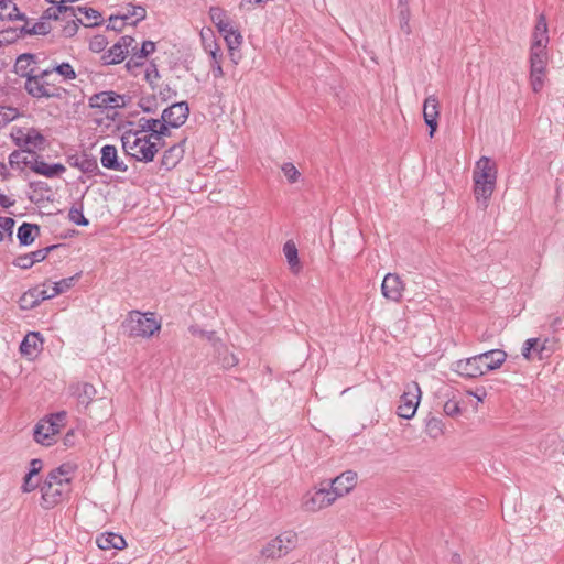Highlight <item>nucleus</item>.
Segmentation results:
<instances>
[{"mask_svg":"<svg viewBox=\"0 0 564 564\" xmlns=\"http://www.w3.org/2000/svg\"><path fill=\"white\" fill-rule=\"evenodd\" d=\"M122 148L127 155L135 159L140 162L153 161L159 149L164 145L163 138H155L152 135V131L126 132L122 138Z\"/></svg>","mask_w":564,"mask_h":564,"instance_id":"nucleus-1","label":"nucleus"},{"mask_svg":"<svg viewBox=\"0 0 564 564\" xmlns=\"http://www.w3.org/2000/svg\"><path fill=\"white\" fill-rule=\"evenodd\" d=\"M189 115V107L186 101L174 102L162 111L161 119L141 120V128L144 131H152L158 138L169 137L171 128L182 127Z\"/></svg>","mask_w":564,"mask_h":564,"instance_id":"nucleus-2","label":"nucleus"},{"mask_svg":"<svg viewBox=\"0 0 564 564\" xmlns=\"http://www.w3.org/2000/svg\"><path fill=\"white\" fill-rule=\"evenodd\" d=\"M507 354L500 349H492L476 356L457 360L454 370L467 378H477L488 371L496 370L506 361Z\"/></svg>","mask_w":564,"mask_h":564,"instance_id":"nucleus-3","label":"nucleus"},{"mask_svg":"<svg viewBox=\"0 0 564 564\" xmlns=\"http://www.w3.org/2000/svg\"><path fill=\"white\" fill-rule=\"evenodd\" d=\"M474 195L477 202L486 208L490 199L497 181L496 164L487 156H481L475 165L473 172Z\"/></svg>","mask_w":564,"mask_h":564,"instance_id":"nucleus-4","label":"nucleus"},{"mask_svg":"<svg viewBox=\"0 0 564 564\" xmlns=\"http://www.w3.org/2000/svg\"><path fill=\"white\" fill-rule=\"evenodd\" d=\"M547 44L549 30L546 18L544 14H540L536 19L534 31L532 33L530 48V70H545L547 62Z\"/></svg>","mask_w":564,"mask_h":564,"instance_id":"nucleus-5","label":"nucleus"},{"mask_svg":"<svg viewBox=\"0 0 564 564\" xmlns=\"http://www.w3.org/2000/svg\"><path fill=\"white\" fill-rule=\"evenodd\" d=\"M67 413L61 411L41 420L34 427V440L36 443L51 446L56 441V435L66 423Z\"/></svg>","mask_w":564,"mask_h":564,"instance_id":"nucleus-6","label":"nucleus"},{"mask_svg":"<svg viewBox=\"0 0 564 564\" xmlns=\"http://www.w3.org/2000/svg\"><path fill=\"white\" fill-rule=\"evenodd\" d=\"M54 475H47L40 486L41 501L43 509H52L61 503L70 492V486L66 480H57Z\"/></svg>","mask_w":564,"mask_h":564,"instance_id":"nucleus-7","label":"nucleus"},{"mask_svg":"<svg viewBox=\"0 0 564 564\" xmlns=\"http://www.w3.org/2000/svg\"><path fill=\"white\" fill-rule=\"evenodd\" d=\"M124 326L130 336L151 337L161 328L153 313H141L133 311L124 322Z\"/></svg>","mask_w":564,"mask_h":564,"instance_id":"nucleus-8","label":"nucleus"},{"mask_svg":"<svg viewBox=\"0 0 564 564\" xmlns=\"http://www.w3.org/2000/svg\"><path fill=\"white\" fill-rule=\"evenodd\" d=\"M10 137L18 148L28 153L42 151L46 147L44 135L35 128L12 127Z\"/></svg>","mask_w":564,"mask_h":564,"instance_id":"nucleus-9","label":"nucleus"},{"mask_svg":"<svg viewBox=\"0 0 564 564\" xmlns=\"http://www.w3.org/2000/svg\"><path fill=\"white\" fill-rule=\"evenodd\" d=\"M297 543V534L294 531H285L270 540L261 553L267 558H279L292 551Z\"/></svg>","mask_w":564,"mask_h":564,"instance_id":"nucleus-10","label":"nucleus"},{"mask_svg":"<svg viewBox=\"0 0 564 564\" xmlns=\"http://www.w3.org/2000/svg\"><path fill=\"white\" fill-rule=\"evenodd\" d=\"M336 495L329 488L311 490L303 496L302 507L310 512H316L329 507L336 501Z\"/></svg>","mask_w":564,"mask_h":564,"instance_id":"nucleus-11","label":"nucleus"},{"mask_svg":"<svg viewBox=\"0 0 564 564\" xmlns=\"http://www.w3.org/2000/svg\"><path fill=\"white\" fill-rule=\"evenodd\" d=\"M421 399V389L416 382L406 386L400 398L397 413L400 417L412 419L416 413Z\"/></svg>","mask_w":564,"mask_h":564,"instance_id":"nucleus-12","label":"nucleus"},{"mask_svg":"<svg viewBox=\"0 0 564 564\" xmlns=\"http://www.w3.org/2000/svg\"><path fill=\"white\" fill-rule=\"evenodd\" d=\"M50 74L51 73H39L36 75H31V73H22L23 76H28L25 82V89L28 93L36 98L57 95V88L47 82Z\"/></svg>","mask_w":564,"mask_h":564,"instance_id":"nucleus-13","label":"nucleus"},{"mask_svg":"<svg viewBox=\"0 0 564 564\" xmlns=\"http://www.w3.org/2000/svg\"><path fill=\"white\" fill-rule=\"evenodd\" d=\"M133 45V37L124 35L101 55L102 65L109 66L121 63L129 54V47Z\"/></svg>","mask_w":564,"mask_h":564,"instance_id":"nucleus-14","label":"nucleus"},{"mask_svg":"<svg viewBox=\"0 0 564 564\" xmlns=\"http://www.w3.org/2000/svg\"><path fill=\"white\" fill-rule=\"evenodd\" d=\"M405 285L401 278L395 273H388L381 284L382 295L392 302H399L402 299Z\"/></svg>","mask_w":564,"mask_h":564,"instance_id":"nucleus-15","label":"nucleus"},{"mask_svg":"<svg viewBox=\"0 0 564 564\" xmlns=\"http://www.w3.org/2000/svg\"><path fill=\"white\" fill-rule=\"evenodd\" d=\"M440 116V104L435 95H430L425 98L423 104V118L426 126L430 128V137H433L437 129V119Z\"/></svg>","mask_w":564,"mask_h":564,"instance_id":"nucleus-16","label":"nucleus"},{"mask_svg":"<svg viewBox=\"0 0 564 564\" xmlns=\"http://www.w3.org/2000/svg\"><path fill=\"white\" fill-rule=\"evenodd\" d=\"M356 484L357 474L352 470H347L332 480L330 489L336 495V498H340L349 494Z\"/></svg>","mask_w":564,"mask_h":564,"instance_id":"nucleus-17","label":"nucleus"},{"mask_svg":"<svg viewBox=\"0 0 564 564\" xmlns=\"http://www.w3.org/2000/svg\"><path fill=\"white\" fill-rule=\"evenodd\" d=\"M58 295V291L56 290L54 283H45L42 289H34L28 293H25L21 301L23 303H28V299L31 297L32 301L29 303L30 307L37 305L40 302L44 300H50ZM23 308H26V304H22Z\"/></svg>","mask_w":564,"mask_h":564,"instance_id":"nucleus-18","label":"nucleus"},{"mask_svg":"<svg viewBox=\"0 0 564 564\" xmlns=\"http://www.w3.org/2000/svg\"><path fill=\"white\" fill-rule=\"evenodd\" d=\"M67 17H74L85 26H95L101 23V14L88 7L74 6Z\"/></svg>","mask_w":564,"mask_h":564,"instance_id":"nucleus-19","label":"nucleus"},{"mask_svg":"<svg viewBox=\"0 0 564 564\" xmlns=\"http://www.w3.org/2000/svg\"><path fill=\"white\" fill-rule=\"evenodd\" d=\"M100 162L105 169L118 172H127L128 166L118 160L117 149L115 145L106 144L101 148Z\"/></svg>","mask_w":564,"mask_h":564,"instance_id":"nucleus-20","label":"nucleus"},{"mask_svg":"<svg viewBox=\"0 0 564 564\" xmlns=\"http://www.w3.org/2000/svg\"><path fill=\"white\" fill-rule=\"evenodd\" d=\"M185 141H186V139H183L181 142L171 145L163 153V156L161 160V165L165 170L171 171L181 162V160L183 159L184 153H185V149H184Z\"/></svg>","mask_w":564,"mask_h":564,"instance_id":"nucleus-21","label":"nucleus"},{"mask_svg":"<svg viewBox=\"0 0 564 564\" xmlns=\"http://www.w3.org/2000/svg\"><path fill=\"white\" fill-rule=\"evenodd\" d=\"M70 394L77 402L87 406L96 395V389L93 384L87 382H77L69 387Z\"/></svg>","mask_w":564,"mask_h":564,"instance_id":"nucleus-22","label":"nucleus"},{"mask_svg":"<svg viewBox=\"0 0 564 564\" xmlns=\"http://www.w3.org/2000/svg\"><path fill=\"white\" fill-rule=\"evenodd\" d=\"M30 169L40 175L45 177H55L66 171V167L61 163L48 164L37 156L30 163Z\"/></svg>","mask_w":564,"mask_h":564,"instance_id":"nucleus-23","label":"nucleus"},{"mask_svg":"<svg viewBox=\"0 0 564 564\" xmlns=\"http://www.w3.org/2000/svg\"><path fill=\"white\" fill-rule=\"evenodd\" d=\"M42 348L43 339L35 332H30L20 344V352L29 358L35 357Z\"/></svg>","mask_w":564,"mask_h":564,"instance_id":"nucleus-24","label":"nucleus"},{"mask_svg":"<svg viewBox=\"0 0 564 564\" xmlns=\"http://www.w3.org/2000/svg\"><path fill=\"white\" fill-rule=\"evenodd\" d=\"M547 340H541L540 338H529L524 341L522 347V356L527 360H531L533 358L543 359L544 350Z\"/></svg>","mask_w":564,"mask_h":564,"instance_id":"nucleus-25","label":"nucleus"},{"mask_svg":"<svg viewBox=\"0 0 564 564\" xmlns=\"http://www.w3.org/2000/svg\"><path fill=\"white\" fill-rule=\"evenodd\" d=\"M53 249V247H47L44 249H39L36 251L30 252L24 256H20L14 260V265L21 268V269H29L33 264L43 261L48 252Z\"/></svg>","mask_w":564,"mask_h":564,"instance_id":"nucleus-26","label":"nucleus"},{"mask_svg":"<svg viewBox=\"0 0 564 564\" xmlns=\"http://www.w3.org/2000/svg\"><path fill=\"white\" fill-rule=\"evenodd\" d=\"M96 543L101 550H122L126 547V540L112 532L102 533L96 540Z\"/></svg>","mask_w":564,"mask_h":564,"instance_id":"nucleus-27","label":"nucleus"},{"mask_svg":"<svg viewBox=\"0 0 564 564\" xmlns=\"http://www.w3.org/2000/svg\"><path fill=\"white\" fill-rule=\"evenodd\" d=\"M130 56L127 67L130 69L131 67H142L145 64V59L149 57L145 46L137 43L135 39L133 37V45L129 47V54Z\"/></svg>","mask_w":564,"mask_h":564,"instance_id":"nucleus-28","label":"nucleus"},{"mask_svg":"<svg viewBox=\"0 0 564 564\" xmlns=\"http://www.w3.org/2000/svg\"><path fill=\"white\" fill-rule=\"evenodd\" d=\"M89 106L91 108H115L118 106L117 96L110 91L95 94L89 98Z\"/></svg>","mask_w":564,"mask_h":564,"instance_id":"nucleus-29","label":"nucleus"},{"mask_svg":"<svg viewBox=\"0 0 564 564\" xmlns=\"http://www.w3.org/2000/svg\"><path fill=\"white\" fill-rule=\"evenodd\" d=\"M25 17L20 12L12 0H0V20H24Z\"/></svg>","mask_w":564,"mask_h":564,"instance_id":"nucleus-30","label":"nucleus"},{"mask_svg":"<svg viewBox=\"0 0 564 564\" xmlns=\"http://www.w3.org/2000/svg\"><path fill=\"white\" fill-rule=\"evenodd\" d=\"M200 37H202L205 50L209 51V53L213 57V61H214L213 68L214 69L216 68V70H221V66H220L218 57H217L218 48L216 47V44L214 42L213 31L210 29L202 30Z\"/></svg>","mask_w":564,"mask_h":564,"instance_id":"nucleus-31","label":"nucleus"},{"mask_svg":"<svg viewBox=\"0 0 564 564\" xmlns=\"http://www.w3.org/2000/svg\"><path fill=\"white\" fill-rule=\"evenodd\" d=\"M200 37H202L205 50L209 51V53L213 57V61H214L213 68L214 69L216 68V70H221V66H220L218 57H217L218 48L216 47V44L214 42L213 31L210 29L202 30Z\"/></svg>","mask_w":564,"mask_h":564,"instance_id":"nucleus-32","label":"nucleus"},{"mask_svg":"<svg viewBox=\"0 0 564 564\" xmlns=\"http://www.w3.org/2000/svg\"><path fill=\"white\" fill-rule=\"evenodd\" d=\"M209 15L213 23L218 28L219 32L230 31L232 26L227 13L220 8H210Z\"/></svg>","mask_w":564,"mask_h":564,"instance_id":"nucleus-33","label":"nucleus"},{"mask_svg":"<svg viewBox=\"0 0 564 564\" xmlns=\"http://www.w3.org/2000/svg\"><path fill=\"white\" fill-rule=\"evenodd\" d=\"M39 230H40V228L37 225L23 223L18 229L17 236H18L19 242L22 246L31 245L35 239V235L39 234Z\"/></svg>","mask_w":564,"mask_h":564,"instance_id":"nucleus-34","label":"nucleus"},{"mask_svg":"<svg viewBox=\"0 0 564 564\" xmlns=\"http://www.w3.org/2000/svg\"><path fill=\"white\" fill-rule=\"evenodd\" d=\"M145 15L147 11L144 7L129 3L126 8V12L120 17L123 19V21H130V24L135 25L138 22L144 20Z\"/></svg>","mask_w":564,"mask_h":564,"instance_id":"nucleus-35","label":"nucleus"},{"mask_svg":"<svg viewBox=\"0 0 564 564\" xmlns=\"http://www.w3.org/2000/svg\"><path fill=\"white\" fill-rule=\"evenodd\" d=\"M40 55L22 54L17 58L14 70L40 69Z\"/></svg>","mask_w":564,"mask_h":564,"instance_id":"nucleus-36","label":"nucleus"},{"mask_svg":"<svg viewBox=\"0 0 564 564\" xmlns=\"http://www.w3.org/2000/svg\"><path fill=\"white\" fill-rule=\"evenodd\" d=\"M26 152L28 151L23 149L13 151L9 155V165L17 170H22L24 166L30 167V163L33 162V160H29L28 155H25Z\"/></svg>","mask_w":564,"mask_h":564,"instance_id":"nucleus-37","label":"nucleus"},{"mask_svg":"<svg viewBox=\"0 0 564 564\" xmlns=\"http://www.w3.org/2000/svg\"><path fill=\"white\" fill-rule=\"evenodd\" d=\"M22 31L25 34H30V35H45V34L50 33L51 25L46 21H37L32 24L30 22H26L23 25Z\"/></svg>","mask_w":564,"mask_h":564,"instance_id":"nucleus-38","label":"nucleus"},{"mask_svg":"<svg viewBox=\"0 0 564 564\" xmlns=\"http://www.w3.org/2000/svg\"><path fill=\"white\" fill-rule=\"evenodd\" d=\"M75 468L70 464H63L58 468L51 470L47 475H54L57 480H66L70 485L72 474Z\"/></svg>","mask_w":564,"mask_h":564,"instance_id":"nucleus-39","label":"nucleus"},{"mask_svg":"<svg viewBox=\"0 0 564 564\" xmlns=\"http://www.w3.org/2000/svg\"><path fill=\"white\" fill-rule=\"evenodd\" d=\"M283 253L290 264V267L294 270L299 268V257L297 249L292 241H288L283 247Z\"/></svg>","mask_w":564,"mask_h":564,"instance_id":"nucleus-40","label":"nucleus"},{"mask_svg":"<svg viewBox=\"0 0 564 564\" xmlns=\"http://www.w3.org/2000/svg\"><path fill=\"white\" fill-rule=\"evenodd\" d=\"M426 433L432 438H437L443 434V422L437 417H430L426 421Z\"/></svg>","mask_w":564,"mask_h":564,"instance_id":"nucleus-41","label":"nucleus"},{"mask_svg":"<svg viewBox=\"0 0 564 564\" xmlns=\"http://www.w3.org/2000/svg\"><path fill=\"white\" fill-rule=\"evenodd\" d=\"M218 344L219 341L216 345ZM215 348L217 349L218 359L223 368H232L238 364V358L234 354L228 352L226 349L224 350V352H221L217 346H215Z\"/></svg>","mask_w":564,"mask_h":564,"instance_id":"nucleus-42","label":"nucleus"},{"mask_svg":"<svg viewBox=\"0 0 564 564\" xmlns=\"http://www.w3.org/2000/svg\"><path fill=\"white\" fill-rule=\"evenodd\" d=\"M19 116V110L13 107L0 106V127H3Z\"/></svg>","mask_w":564,"mask_h":564,"instance_id":"nucleus-43","label":"nucleus"},{"mask_svg":"<svg viewBox=\"0 0 564 564\" xmlns=\"http://www.w3.org/2000/svg\"><path fill=\"white\" fill-rule=\"evenodd\" d=\"M221 34L224 35V39L230 50L235 48L241 43V35L234 29V26L230 28V31L221 32Z\"/></svg>","mask_w":564,"mask_h":564,"instance_id":"nucleus-44","label":"nucleus"},{"mask_svg":"<svg viewBox=\"0 0 564 564\" xmlns=\"http://www.w3.org/2000/svg\"><path fill=\"white\" fill-rule=\"evenodd\" d=\"M68 218L78 226L88 225V219L84 216L82 208L72 207L68 212Z\"/></svg>","mask_w":564,"mask_h":564,"instance_id":"nucleus-45","label":"nucleus"},{"mask_svg":"<svg viewBox=\"0 0 564 564\" xmlns=\"http://www.w3.org/2000/svg\"><path fill=\"white\" fill-rule=\"evenodd\" d=\"M282 172L290 183L297 182L301 176L299 170L292 163H284L282 165Z\"/></svg>","mask_w":564,"mask_h":564,"instance_id":"nucleus-46","label":"nucleus"},{"mask_svg":"<svg viewBox=\"0 0 564 564\" xmlns=\"http://www.w3.org/2000/svg\"><path fill=\"white\" fill-rule=\"evenodd\" d=\"M76 165L83 171L84 173H96L98 169L97 161L95 159L84 158L79 162L76 163Z\"/></svg>","mask_w":564,"mask_h":564,"instance_id":"nucleus-47","label":"nucleus"},{"mask_svg":"<svg viewBox=\"0 0 564 564\" xmlns=\"http://www.w3.org/2000/svg\"><path fill=\"white\" fill-rule=\"evenodd\" d=\"M108 45V41L105 35H96L89 42V48L93 52L100 53Z\"/></svg>","mask_w":564,"mask_h":564,"instance_id":"nucleus-48","label":"nucleus"},{"mask_svg":"<svg viewBox=\"0 0 564 564\" xmlns=\"http://www.w3.org/2000/svg\"><path fill=\"white\" fill-rule=\"evenodd\" d=\"M545 74L546 73H530V83L533 91L538 93L542 89L546 79Z\"/></svg>","mask_w":564,"mask_h":564,"instance_id":"nucleus-49","label":"nucleus"},{"mask_svg":"<svg viewBox=\"0 0 564 564\" xmlns=\"http://www.w3.org/2000/svg\"><path fill=\"white\" fill-rule=\"evenodd\" d=\"M37 487H40V484L35 476H28V475L24 476L23 482L21 486L22 492H25V494L32 492Z\"/></svg>","mask_w":564,"mask_h":564,"instance_id":"nucleus-50","label":"nucleus"},{"mask_svg":"<svg viewBox=\"0 0 564 564\" xmlns=\"http://www.w3.org/2000/svg\"><path fill=\"white\" fill-rule=\"evenodd\" d=\"M77 276H70V278H66V279H62L57 282H53L56 290L58 291V294H62L66 291H68L75 283Z\"/></svg>","mask_w":564,"mask_h":564,"instance_id":"nucleus-51","label":"nucleus"},{"mask_svg":"<svg viewBox=\"0 0 564 564\" xmlns=\"http://www.w3.org/2000/svg\"><path fill=\"white\" fill-rule=\"evenodd\" d=\"M444 412L448 416H456L460 413L458 401L451 399L444 404Z\"/></svg>","mask_w":564,"mask_h":564,"instance_id":"nucleus-52","label":"nucleus"},{"mask_svg":"<svg viewBox=\"0 0 564 564\" xmlns=\"http://www.w3.org/2000/svg\"><path fill=\"white\" fill-rule=\"evenodd\" d=\"M399 19H400V28L405 33H410V24H409V21H410V9L409 8L400 9Z\"/></svg>","mask_w":564,"mask_h":564,"instance_id":"nucleus-53","label":"nucleus"},{"mask_svg":"<svg viewBox=\"0 0 564 564\" xmlns=\"http://www.w3.org/2000/svg\"><path fill=\"white\" fill-rule=\"evenodd\" d=\"M189 332L195 336L199 335V336L206 337L207 340L210 341L214 346H216V344L218 343V340L215 338L214 332L199 330V329H197V327H191Z\"/></svg>","mask_w":564,"mask_h":564,"instance_id":"nucleus-54","label":"nucleus"},{"mask_svg":"<svg viewBox=\"0 0 564 564\" xmlns=\"http://www.w3.org/2000/svg\"><path fill=\"white\" fill-rule=\"evenodd\" d=\"M126 24V21L120 15H111L107 29L120 31Z\"/></svg>","mask_w":564,"mask_h":564,"instance_id":"nucleus-55","label":"nucleus"},{"mask_svg":"<svg viewBox=\"0 0 564 564\" xmlns=\"http://www.w3.org/2000/svg\"><path fill=\"white\" fill-rule=\"evenodd\" d=\"M42 70H73L68 63L50 62Z\"/></svg>","mask_w":564,"mask_h":564,"instance_id":"nucleus-56","label":"nucleus"},{"mask_svg":"<svg viewBox=\"0 0 564 564\" xmlns=\"http://www.w3.org/2000/svg\"><path fill=\"white\" fill-rule=\"evenodd\" d=\"M41 469H42V460L34 458L30 462V469L26 473V475L36 477L39 475V473L41 471Z\"/></svg>","mask_w":564,"mask_h":564,"instance_id":"nucleus-57","label":"nucleus"},{"mask_svg":"<svg viewBox=\"0 0 564 564\" xmlns=\"http://www.w3.org/2000/svg\"><path fill=\"white\" fill-rule=\"evenodd\" d=\"M14 224V219L11 217H0V228L4 231L11 232Z\"/></svg>","mask_w":564,"mask_h":564,"instance_id":"nucleus-58","label":"nucleus"},{"mask_svg":"<svg viewBox=\"0 0 564 564\" xmlns=\"http://www.w3.org/2000/svg\"><path fill=\"white\" fill-rule=\"evenodd\" d=\"M30 186L34 191H48L50 189L48 185L44 182H33L30 184Z\"/></svg>","mask_w":564,"mask_h":564,"instance_id":"nucleus-59","label":"nucleus"},{"mask_svg":"<svg viewBox=\"0 0 564 564\" xmlns=\"http://www.w3.org/2000/svg\"><path fill=\"white\" fill-rule=\"evenodd\" d=\"M14 204L8 196L0 194V206L8 208Z\"/></svg>","mask_w":564,"mask_h":564,"instance_id":"nucleus-60","label":"nucleus"},{"mask_svg":"<svg viewBox=\"0 0 564 564\" xmlns=\"http://www.w3.org/2000/svg\"><path fill=\"white\" fill-rule=\"evenodd\" d=\"M141 45H144L145 46V51L148 53V55L150 56L152 53H154L155 51V43L152 42V41H143V43Z\"/></svg>","mask_w":564,"mask_h":564,"instance_id":"nucleus-61","label":"nucleus"},{"mask_svg":"<svg viewBox=\"0 0 564 564\" xmlns=\"http://www.w3.org/2000/svg\"><path fill=\"white\" fill-rule=\"evenodd\" d=\"M160 77V73H144V78L152 85Z\"/></svg>","mask_w":564,"mask_h":564,"instance_id":"nucleus-62","label":"nucleus"},{"mask_svg":"<svg viewBox=\"0 0 564 564\" xmlns=\"http://www.w3.org/2000/svg\"><path fill=\"white\" fill-rule=\"evenodd\" d=\"M63 75L65 79H74L76 77V73H58Z\"/></svg>","mask_w":564,"mask_h":564,"instance_id":"nucleus-63","label":"nucleus"},{"mask_svg":"<svg viewBox=\"0 0 564 564\" xmlns=\"http://www.w3.org/2000/svg\"><path fill=\"white\" fill-rule=\"evenodd\" d=\"M408 3H409L408 0H398V6L400 9L409 8Z\"/></svg>","mask_w":564,"mask_h":564,"instance_id":"nucleus-64","label":"nucleus"}]
</instances>
